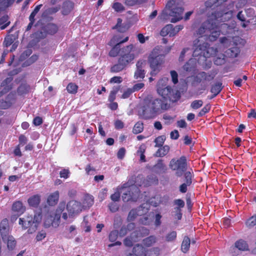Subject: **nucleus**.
Instances as JSON below:
<instances>
[{
    "instance_id": "nucleus-1",
    "label": "nucleus",
    "mask_w": 256,
    "mask_h": 256,
    "mask_svg": "<svg viewBox=\"0 0 256 256\" xmlns=\"http://www.w3.org/2000/svg\"><path fill=\"white\" fill-rule=\"evenodd\" d=\"M170 108V104L165 100L146 98L139 110V115L144 120L153 119Z\"/></svg>"
},
{
    "instance_id": "nucleus-2",
    "label": "nucleus",
    "mask_w": 256,
    "mask_h": 256,
    "mask_svg": "<svg viewBox=\"0 0 256 256\" xmlns=\"http://www.w3.org/2000/svg\"><path fill=\"white\" fill-rule=\"evenodd\" d=\"M136 56L134 53V46L130 44L126 46L122 50V55H120L118 60V62L112 65L110 71L111 73L116 74L121 72L132 62Z\"/></svg>"
},
{
    "instance_id": "nucleus-3",
    "label": "nucleus",
    "mask_w": 256,
    "mask_h": 256,
    "mask_svg": "<svg viewBox=\"0 0 256 256\" xmlns=\"http://www.w3.org/2000/svg\"><path fill=\"white\" fill-rule=\"evenodd\" d=\"M164 55L160 54V48L156 46L151 52L148 61L152 70V76L156 75L160 70L162 64L164 62Z\"/></svg>"
},
{
    "instance_id": "nucleus-4",
    "label": "nucleus",
    "mask_w": 256,
    "mask_h": 256,
    "mask_svg": "<svg viewBox=\"0 0 256 256\" xmlns=\"http://www.w3.org/2000/svg\"><path fill=\"white\" fill-rule=\"evenodd\" d=\"M40 222L38 217L32 214H27L24 217L19 218L18 224L22 226L23 230L28 229V234H32L38 229Z\"/></svg>"
},
{
    "instance_id": "nucleus-5",
    "label": "nucleus",
    "mask_w": 256,
    "mask_h": 256,
    "mask_svg": "<svg viewBox=\"0 0 256 256\" xmlns=\"http://www.w3.org/2000/svg\"><path fill=\"white\" fill-rule=\"evenodd\" d=\"M170 168L175 172V175L177 177H181L188 172V162L186 158L181 156L179 158H172L169 164Z\"/></svg>"
},
{
    "instance_id": "nucleus-6",
    "label": "nucleus",
    "mask_w": 256,
    "mask_h": 256,
    "mask_svg": "<svg viewBox=\"0 0 256 256\" xmlns=\"http://www.w3.org/2000/svg\"><path fill=\"white\" fill-rule=\"evenodd\" d=\"M184 8L178 6L174 5L170 8L163 12L162 17L163 19L167 20L169 18V16L172 17L170 20L172 22H176L182 18V14L184 12Z\"/></svg>"
},
{
    "instance_id": "nucleus-7",
    "label": "nucleus",
    "mask_w": 256,
    "mask_h": 256,
    "mask_svg": "<svg viewBox=\"0 0 256 256\" xmlns=\"http://www.w3.org/2000/svg\"><path fill=\"white\" fill-rule=\"evenodd\" d=\"M140 193L139 189L136 186H131L128 190L122 195V199L124 202L130 201L136 202L138 198Z\"/></svg>"
},
{
    "instance_id": "nucleus-8",
    "label": "nucleus",
    "mask_w": 256,
    "mask_h": 256,
    "mask_svg": "<svg viewBox=\"0 0 256 256\" xmlns=\"http://www.w3.org/2000/svg\"><path fill=\"white\" fill-rule=\"evenodd\" d=\"M66 210L68 212L69 216H73L82 211L81 204L76 200H70L66 204Z\"/></svg>"
},
{
    "instance_id": "nucleus-9",
    "label": "nucleus",
    "mask_w": 256,
    "mask_h": 256,
    "mask_svg": "<svg viewBox=\"0 0 256 256\" xmlns=\"http://www.w3.org/2000/svg\"><path fill=\"white\" fill-rule=\"evenodd\" d=\"M194 174L192 169H190L184 174L185 182L180 184L179 186V190L182 193H186L188 190V186L192 184V178Z\"/></svg>"
},
{
    "instance_id": "nucleus-10",
    "label": "nucleus",
    "mask_w": 256,
    "mask_h": 256,
    "mask_svg": "<svg viewBox=\"0 0 256 256\" xmlns=\"http://www.w3.org/2000/svg\"><path fill=\"white\" fill-rule=\"evenodd\" d=\"M210 28H212V20H208L202 23L200 26L196 31V34L199 37H202L203 36H208V31Z\"/></svg>"
},
{
    "instance_id": "nucleus-11",
    "label": "nucleus",
    "mask_w": 256,
    "mask_h": 256,
    "mask_svg": "<svg viewBox=\"0 0 256 256\" xmlns=\"http://www.w3.org/2000/svg\"><path fill=\"white\" fill-rule=\"evenodd\" d=\"M210 45L208 43L204 42L202 44H199L196 48L194 50L195 54L202 55L205 58H209L210 56V54L209 52Z\"/></svg>"
},
{
    "instance_id": "nucleus-12",
    "label": "nucleus",
    "mask_w": 256,
    "mask_h": 256,
    "mask_svg": "<svg viewBox=\"0 0 256 256\" xmlns=\"http://www.w3.org/2000/svg\"><path fill=\"white\" fill-rule=\"evenodd\" d=\"M220 34V30L216 22L212 20V28H210L208 37L210 42L216 41Z\"/></svg>"
},
{
    "instance_id": "nucleus-13",
    "label": "nucleus",
    "mask_w": 256,
    "mask_h": 256,
    "mask_svg": "<svg viewBox=\"0 0 256 256\" xmlns=\"http://www.w3.org/2000/svg\"><path fill=\"white\" fill-rule=\"evenodd\" d=\"M216 74H209L204 72H198L194 78L195 81L198 83H200L204 81H210L215 77Z\"/></svg>"
},
{
    "instance_id": "nucleus-14",
    "label": "nucleus",
    "mask_w": 256,
    "mask_h": 256,
    "mask_svg": "<svg viewBox=\"0 0 256 256\" xmlns=\"http://www.w3.org/2000/svg\"><path fill=\"white\" fill-rule=\"evenodd\" d=\"M2 241L6 244L7 248L9 250H12L16 244V241L12 235L4 236L2 237Z\"/></svg>"
},
{
    "instance_id": "nucleus-15",
    "label": "nucleus",
    "mask_w": 256,
    "mask_h": 256,
    "mask_svg": "<svg viewBox=\"0 0 256 256\" xmlns=\"http://www.w3.org/2000/svg\"><path fill=\"white\" fill-rule=\"evenodd\" d=\"M232 46H233L227 49L224 52L226 56L230 58H234L237 57L240 54V50L238 46V44L235 42H233Z\"/></svg>"
},
{
    "instance_id": "nucleus-16",
    "label": "nucleus",
    "mask_w": 256,
    "mask_h": 256,
    "mask_svg": "<svg viewBox=\"0 0 256 256\" xmlns=\"http://www.w3.org/2000/svg\"><path fill=\"white\" fill-rule=\"evenodd\" d=\"M142 62L138 60L136 64V70L134 74V78L136 80L143 79L145 76L146 72L142 67Z\"/></svg>"
},
{
    "instance_id": "nucleus-17",
    "label": "nucleus",
    "mask_w": 256,
    "mask_h": 256,
    "mask_svg": "<svg viewBox=\"0 0 256 256\" xmlns=\"http://www.w3.org/2000/svg\"><path fill=\"white\" fill-rule=\"evenodd\" d=\"M180 98V93L178 90H174L171 88L170 92L168 94V96L165 98V100L168 102L167 100L174 102H176Z\"/></svg>"
},
{
    "instance_id": "nucleus-18",
    "label": "nucleus",
    "mask_w": 256,
    "mask_h": 256,
    "mask_svg": "<svg viewBox=\"0 0 256 256\" xmlns=\"http://www.w3.org/2000/svg\"><path fill=\"white\" fill-rule=\"evenodd\" d=\"M59 196L60 194L58 190L50 194L47 198L48 204L50 206L56 205L58 201Z\"/></svg>"
},
{
    "instance_id": "nucleus-19",
    "label": "nucleus",
    "mask_w": 256,
    "mask_h": 256,
    "mask_svg": "<svg viewBox=\"0 0 256 256\" xmlns=\"http://www.w3.org/2000/svg\"><path fill=\"white\" fill-rule=\"evenodd\" d=\"M0 233L2 238L4 236L9 234V224L8 220L4 218L2 220L0 224Z\"/></svg>"
},
{
    "instance_id": "nucleus-20",
    "label": "nucleus",
    "mask_w": 256,
    "mask_h": 256,
    "mask_svg": "<svg viewBox=\"0 0 256 256\" xmlns=\"http://www.w3.org/2000/svg\"><path fill=\"white\" fill-rule=\"evenodd\" d=\"M153 170L156 174L164 172L166 170V166L164 164L163 160L159 159L156 164L152 168Z\"/></svg>"
},
{
    "instance_id": "nucleus-21",
    "label": "nucleus",
    "mask_w": 256,
    "mask_h": 256,
    "mask_svg": "<svg viewBox=\"0 0 256 256\" xmlns=\"http://www.w3.org/2000/svg\"><path fill=\"white\" fill-rule=\"evenodd\" d=\"M126 46H124L120 48V46H118V44H117L114 46L112 47V48L108 52V56L112 58H115L118 55L119 56L122 55L123 49Z\"/></svg>"
},
{
    "instance_id": "nucleus-22",
    "label": "nucleus",
    "mask_w": 256,
    "mask_h": 256,
    "mask_svg": "<svg viewBox=\"0 0 256 256\" xmlns=\"http://www.w3.org/2000/svg\"><path fill=\"white\" fill-rule=\"evenodd\" d=\"M154 199H156L158 202H154V206H158L160 204L166 205L169 201L170 198L168 195H164L161 196L160 195L156 196L154 198Z\"/></svg>"
},
{
    "instance_id": "nucleus-23",
    "label": "nucleus",
    "mask_w": 256,
    "mask_h": 256,
    "mask_svg": "<svg viewBox=\"0 0 256 256\" xmlns=\"http://www.w3.org/2000/svg\"><path fill=\"white\" fill-rule=\"evenodd\" d=\"M171 88L172 87L170 86L164 87L163 86H160V83L158 84L157 90L159 94L162 97V98H160L161 100H165Z\"/></svg>"
},
{
    "instance_id": "nucleus-24",
    "label": "nucleus",
    "mask_w": 256,
    "mask_h": 256,
    "mask_svg": "<svg viewBox=\"0 0 256 256\" xmlns=\"http://www.w3.org/2000/svg\"><path fill=\"white\" fill-rule=\"evenodd\" d=\"M222 89V83L218 82L212 85L210 88V92L212 94L210 97V99L214 98L218 95Z\"/></svg>"
},
{
    "instance_id": "nucleus-25",
    "label": "nucleus",
    "mask_w": 256,
    "mask_h": 256,
    "mask_svg": "<svg viewBox=\"0 0 256 256\" xmlns=\"http://www.w3.org/2000/svg\"><path fill=\"white\" fill-rule=\"evenodd\" d=\"M74 4L70 1H66L63 3L62 7V14L63 15H68L73 10Z\"/></svg>"
},
{
    "instance_id": "nucleus-26",
    "label": "nucleus",
    "mask_w": 256,
    "mask_h": 256,
    "mask_svg": "<svg viewBox=\"0 0 256 256\" xmlns=\"http://www.w3.org/2000/svg\"><path fill=\"white\" fill-rule=\"evenodd\" d=\"M28 202L30 206L37 208L40 202V196L39 194L32 196L28 199Z\"/></svg>"
},
{
    "instance_id": "nucleus-27",
    "label": "nucleus",
    "mask_w": 256,
    "mask_h": 256,
    "mask_svg": "<svg viewBox=\"0 0 256 256\" xmlns=\"http://www.w3.org/2000/svg\"><path fill=\"white\" fill-rule=\"evenodd\" d=\"M12 210L14 212H16L19 214H22L25 210V208L21 202L16 201L13 204Z\"/></svg>"
},
{
    "instance_id": "nucleus-28",
    "label": "nucleus",
    "mask_w": 256,
    "mask_h": 256,
    "mask_svg": "<svg viewBox=\"0 0 256 256\" xmlns=\"http://www.w3.org/2000/svg\"><path fill=\"white\" fill-rule=\"evenodd\" d=\"M146 250L141 244H137L134 246L132 252L136 256H144Z\"/></svg>"
},
{
    "instance_id": "nucleus-29",
    "label": "nucleus",
    "mask_w": 256,
    "mask_h": 256,
    "mask_svg": "<svg viewBox=\"0 0 256 256\" xmlns=\"http://www.w3.org/2000/svg\"><path fill=\"white\" fill-rule=\"evenodd\" d=\"M234 246L238 250L242 251H245L248 250V246L247 242L242 239L236 241L234 243Z\"/></svg>"
},
{
    "instance_id": "nucleus-30",
    "label": "nucleus",
    "mask_w": 256,
    "mask_h": 256,
    "mask_svg": "<svg viewBox=\"0 0 256 256\" xmlns=\"http://www.w3.org/2000/svg\"><path fill=\"white\" fill-rule=\"evenodd\" d=\"M128 39L129 37L127 36L124 38L122 41H120V40L118 39L117 37L114 35L108 42V45L112 47L117 44H118V46H120L121 44L128 42Z\"/></svg>"
},
{
    "instance_id": "nucleus-31",
    "label": "nucleus",
    "mask_w": 256,
    "mask_h": 256,
    "mask_svg": "<svg viewBox=\"0 0 256 256\" xmlns=\"http://www.w3.org/2000/svg\"><path fill=\"white\" fill-rule=\"evenodd\" d=\"M157 150L155 156L157 157H163L166 155L170 151V146L168 145L162 146Z\"/></svg>"
},
{
    "instance_id": "nucleus-32",
    "label": "nucleus",
    "mask_w": 256,
    "mask_h": 256,
    "mask_svg": "<svg viewBox=\"0 0 256 256\" xmlns=\"http://www.w3.org/2000/svg\"><path fill=\"white\" fill-rule=\"evenodd\" d=\"M157 238L154 236H150L142 240V244L146 247H150L156 243Z\"/></svg>"
},
{
    "instance_id": "nucleus-33",
    "label": "nucleus",
    "mask_w": 256,
    "mask_h": 256,
    "mask_svg": "<svg viewBox=\"0 0 256 256\" xmlns=\"http://www.w3.org/2000/svg\"><path fill=\"white\" fill-rule=\"evenodd\" d=\"M160 250L158 247H153L146 250L144 256H159Z\"/></svg>"
},
{
    "instance_id": "nucleus-34",
    "label": "nucleus",
    "mask_w": 256,
    "mask_h": 256,
    "mask_svg": "<svg viewBox=\"0 0 256 256\" xmlns=\"http://www.w3.org/2000/svg\"><path fill=\"white\" fill-rule=\"evenodd\" d=\"M46 32L51 35L55 34L58 30V26L54 24H48L45 26Z\"/></svg>"
},
{
    "instance_id": "nucleus-35",
    "label": "nucleus",
    "mask_w": 256,
    "mask_h": 256,
    "mask_svg": "<svg viewBox=\"0 0 256 256\" xmlns=\"http://www.w3.org/2000/svg\"><path fill=\"white\" fill-rule=\"evenodd\" d=\"M190 243V238L188 236H185L181 245V250L183 252L186 253L189 250Z\"/></svg>"
},
{
    "instance_id": "nucleus-36",
    "label": "nucleus",
    "mask_w": 256,
    "mask_h": 256,
    "mask_svg": "<svg viewBox=\"0 0 256 256\" xmlns=\"http://www.w3.org/2000/svg\"><path fill=\"white\" fill-rule=\"evenodd\" d=\"M10 24L9 20V17L8 15L6 14L2 16L0 18V28L2 30H4Z\"/></svg>"
},
{
    "instance_id": "nucleus-37",
    "label": "nucleus",
    "mask_w": 256,
    "mask_h": 256,
    "mask_svg": "<svg viewBox=\"0 0 256 256\" xmlns=\"http://www.w3.org/2000/svg\"><path fill=\"white\" fill-rule=\"evenodd\" d=\"M120 86H117L112 88L108 98V100L110 102H113L116 98V95L120 90Z\"/></svg>"
},
{
    "instance_id": "nucleus-38",
    "label": "nucleus",
    "mask_w": 256,
    "mask_h": 256,
    "mask_svg": "<svg viewBox=\"0 0 256 256\" xmlns=\"http://www.w3.org/2000/svg\"><path fill=\"white\" fill-rule=\"evenodd\" d=\"M226 56L224 54L218 55L214 59V64L217 66L224 64L226 62Z\"/></svg>"
},
{
    "instance_id": "nucleus-39",
    "label": "nucleus",
    "mask_w": 256,
    "mask_h": 256,
    "mask_svg": "<svg viewBox=\"0 0 256 256\" xmlns=\"http://www.w3.org/2000/svg\"><path fill=\"white\" fill-rule=\"evenodd\" d=\"M66 90L70 94H76L78 92V86L75 83L70 82L68 84Z\"/></svg>"
},
{
    "instance_id": "nucleus-40",
    "label": "nucleus",
    "mask_w": 256,
    "mask_h": 256,
    "mask_svg": "<svg viewBox=\"0 0 256 256\" xmlns=\"http://www.w3.org/2000/svg\"><path fill=\"white\" fill-rule=\"evenodd\" d=\"M30 86L26 84H22L18 88L17 92L19 95H24L28 92Z\"/></svg>"
},
{
    "instance_id": "nucleus-41",
    "label": "nucleus",
    "mask_w": 256,
    "mask_h": 256,
    "mask_svg": "<svg viewBox=\"0 0 256 256\" xmlns=\"http://www.w3.org/2000/svg\"><path fill=\"white\" fill-rule=\"evenodd\" d=\"M246 225L248 228H252L255 226L256 228V214L250 216L246 220Z\"/></svg>"
},
{
    "instance_id": "nucleus-42",
    "label": "nucleus",
    "mask_w": 256,
    "mask_h": 256,
    "mask_svg": "<svg viewBox=\"0 0 256 256\" xmlns=\"http://www.w3.org/2000/svg\"><path fill=\"white\" fill-rule=\"evenodd\" d=\"M144 130V124L141 122H138L134 126L132 132L134 134H138L142 132Z\"/></svg>"
},
{
    "instance_id": "nucleus-43",
    "label": "nucleus",
    "mask_w": 256,
    "mask_h": 256,
    "mask_svg": "<svg viewBox=\"0 0 256 256\" xmlns=\"http://www.w3.org/2000/svg\"><path fill=\"white\" fill-rule=\"evenodd\" d=\"M32 38L36 42H38L40 40L46 37L44 32L42 31H37L32 34Z\"/></svg>"
},
{
    "instance_id": "nucleus-44",
    "label": "nucleus",
    "mask_w": 256,
    "mask_h": 256,
    "mask_svg": "<svg viewBox=\"0 0 256 256\" xmlns=\"http://www.w3.org/2000/svg\"><path fill=\"white\" fill-rule=\"evenodd\" d=\"M134 226H135L134 224L132 222V223H130L128 224V226H127L128 228H126L125 226L122 227L120 228V232H119L120 236H124L125 235H126V234L128 232V230L130 228L132 229L134 228Z\"/></svg>"
},
{
    "instance_id": "nucleus-45",
    "label": "nucleus",
    "mask_w": 256,
    "mask_h": 256,
    "mask_svg": "<svg viewBox=\"0 0 256 256\" xmlns=\"http://www.w3.org/2000/svg\"><path fill=\"white\" fill-rule=\"evenodd\" d=\"M170 30H172V24H168L162 29L160 34L162 36H166L167 35L170 36Z\"/></svg>"
},
{
    "instance_id": "nucleus-46",
    "label": "nucleus",
    "mask_w": 256,
    "mask_h": 256,
    "mask_svg": "<svg viewBox=\"0 0 256 256\" xmlns=\"http://www.w3.org/2000/svg\"><path fill=\"white\" fill-rule=\"evenodd\" d=\"M176 231H172L166 234L165 239L167 242H172L176 240Z\"/></svg>"
},
{
    "instance_id": "nucleus-47",
    "label": "nucleus",
    "mask_w": 256,
    "mask_h": 256,
    "mask_svg": "<svg viewBox=\"0 0 256 256\" xmlns=\"http://www.w3.org/2000/svg\"><path fill=\"white\" fill-rule=\"evenodd\" d=\"M166 140L164 136H160L156 138L154 140L155 147H162Z\"/></svg>"
},
{
    "instance_id": "nucleus-48",
    "label": "nucleus",
    "mask_w": 256,
    "mask_h": 256,
    "mask_svg": "<svg viewBox=\"0 0 256 256\" xmlns=\"http://www.w3.org/2000/svg\"><path fill=\"white\" fill-rule=\"evenodd\" d=\"M138 215L136 210L135 209H132L130 210L128 213L127 220L128 222H132L134 220V219L136 218Z\"/></svg>"
},
{
    "instance_id": "nucleus-49",
    "label": "nucleus",
    "mask_w": 256,
    "mask_h": 256,
    "mask_svg": "<svg viewBox=\"0 0 256 256\" xmlns=\"http://www.w3.org/2000/svg\"><path fill=\"white\" fill-rule=\"evenodd\" d=\"M112 8L116 12H122L124 10V7L123 5L118 2H115L112 6Z\"/></svg>"
},
{
    "instance_id": "nucleus-50",
    "label": "nucleus",
    "mask_w": 256,
    "mask_h": 256,
    "mask_svg": "<svg viewBox=\"0 0 256 256\" xmlns=\"http://www.w3.org/2000/svg\"><path fill=\"white\" fill-rule=\"evenodd\" d=\"M70 172L69 169L63 168L60 172V178L66 179L70 177Z\"/></svg>"
},
{
    "instance_id": "nucleus-51",
    "label": "nucleus",
    "mask_w": 256,
    "mask_h": 256,
    "mask_svg": "<svg viewBox=\"0 0 256 256\" xmlns=\"http://www.w3.org/2000/svg\"><path fill=\"white\" fill-rule=\"evenodd\" d=\"M211 106L210 104H206L198 112V116L202 117L206 113L208 112L210 110Z\"/></svg>"
},
{
    "instance_id": "nucleus-52",
    "label": "nucleus",
    "mask_w": 256,
    "mask_h": 256,
    "mask_svg": "<svg viewBox=\"0 0 256 256\" xmlns=\"http://www.w3.org/2000/svg\"><path fill=\"white\" fill-rule=\"evenodd\" d=\"M118 230H114L110 232L108 236V238L110 242H114L118 238Z\"/></svg>"
},
{
    "instance_id": "nucleus-53",
    "label": "nucleus",
    "mask_w": 256,
    "mask_h": 256,
    "mask_svg": "<svg viewBox=\"0 0 256 256\" xmlns=\"http://www.w3.org/2000/svg\"><path fill=\"white\" fill-rule=\"evenodd\" d=\"M174 204L176 206L174 208H178L181 209L184 208L185 206L184 202L180 198L176 199L174 201Z\"/></svg>"
},
{
    "instance_id": "nucleus-54",
    "label": "nucleus",
    "mask_w": 256,
    "mask_h": 256,
    "mask_svg": "<svg viewBox=\"0 0 256 256\" xmlns=\"http://www.w3.org/2000/svg\"><path fill=\"white\" fill-rule=\"evenodd\" d=\"M203 102L202 100H195L191 103L190 106L192 108L196 110L200 108Z\"/></svg>"
},
{
    "instance_id": "nucleus-55",
    "label": "nucleus",
    "mask_w": 256,
    "mask_h": 256,
    "mask_svg": "<svg viewBox=\"0 0 256 256\" xmlns=\"http://www.w3.org/2000/svg\"><path fill=\"white\" fill-rule=\"evenodd\" d=\"M147 180L150 184H158V178L154 174L149 175L147 176Z\"/></svg>"
},
{
    "instance_id": "nucleus-56",
    "label": "nucleus",
    "mask_w": 256,
    "mask_h": 256,
    "mask_svg": "<svg viewBox=\"0 0 256 256\" xmlns=\"http://www.w3.org/2000/svg\"><path fill=\"white\" fill-rule=\"evenodd\" d=\"M174 217L178 220H180L182 218V213L181 209L174 208Z\"/></svg>"
},
{
    "instance_id": "nucleus-57",
    "label": "nucleus",
    "mask_w": 256,
    "mask_h": 256,
    "mask_svg": "<svg viewBox=\"0 0 256 256\" xmlns=\"http://www.w3.org/2000/svg\"><path fill=\"white\" fill-rule=\"evenodd\" d=\"M133 92L134 91L132 90V88H128L124 91V93L122 95L121 98L123 99L128 98Z\"/></svg>"
},
{
    "instance_id": "nucleus-58",
    "label": "nucleus",
    "mask_w": 256,
    "mask_h": 256,
    "mask_svg": "<svg viewBox=\"0 0 256 256\" xmlns=\"http://www.w3.org/2000/svg\"><path fill=\"white\" fill-rule=\"evenodd\" d=\"M14 42V39L12 36H8L4 38V44L5 46L8 47Z\"/></svg>"
},
{
    "instance_id": "nucleus-59",
    "label": "nucleus",
    "mask_w": 256,
    "mask_h": 256,
    "mask_svg": "<svg viewBox=\"0 0 256 256\" xmlns=\"http://www.w3.org/2000/svg\"><path fill=\"white\" fill-rule=\"evenodd\" d=\"M122 82V78L121 76H114L110 80V84H120Z\"/></svg>"
},
{
    "instance_id": "nucleus-60",
    "label": "nucleus",
    "mask_w": 256,
    "mask_h": 256,
    "mask_svg": "<svg viewBox=\"0 0 256 256\" xmlns=\"http://www.w3.org/2000/svg\"><path fill=\"white\" fill-rule=\"evenodd\" d=\"M126 150L124 148H121L119 149L117 153V157L120 160H122L124 157Z\"/></svg>"
},
{
    "instance_id": "nucleus-61",
    "label": "nucleus",
    "mask_w": 256,
    "mask_h": 256,
    "mask_svg": "<svg viewBox=\"0 0 256 256\" xmlns=\"http://www.w3.org/2000/svg\"><path fill=\"white\" fill-rule=\"evenodd\" d=\"M18 142H19V144L18 145H20V146H22L24 145L25 144H26V143L28 142V139L24 135L20 134L18 138Z\"/></svg>"
},
{
    "instance_id": "nucleus-62",
    "label": "nucleus",
    "mask_w": 256,
    "mask_h": 256,
    "mask_svg": "<svg viewBox=\"0 0 256 256\" xmlns=\"http://www.w3.org/2000/svg\"><path fill=\"white\" fill-rule=\"evenodd\" d=\"M170 75L173 83L176 84L178 82V74L175 70L170 71Z\"/></svg>"
},
{
    "instance_id": "nucleus-63",
    "label": "nucleus",
    "mask_w": 256,
    "mask_h": 256,
    "mask_svg": "<svg viewBox=\"0 0 256 256\" xmlns=\"http://www.w3.org/2000/svg\"><path fill=\"white\" fill-rule=\"evenodd\" d=\"M120 194L119 192H116L114 194L110 196L111 200L115 202H118L120 200Z\"/></svg>"
},
{
    "instance_id": "nucleus-64",
    "label": "nucleus",
    "mask_w": 256,
    "mask_h": 256,
    "mask_svg": "<svg viewBox=\"0 0 256 256\" xmlns=\"http://www.w3.org/2000/svg\"><path fill=\"white\" fill-rule=\"evenodd\" d=\"M114 127L116 130L122 129L124 127V124L122 120H117L114 122Z\"/></svg>"
}]
</instances>
